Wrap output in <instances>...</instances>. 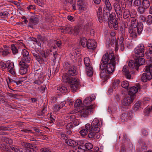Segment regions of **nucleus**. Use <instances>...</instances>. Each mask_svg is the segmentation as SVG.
I'll list each match as a JSON object with an SVG mask.
<instances>
[{
  "label": "nucleus",
  "instance_id": "obj_1",
  "mask_svg": "<svg viewBox=\"0 0 152 152\" xmlns=\"http://www.w3.org/2000/svg\"><path fill=\"white\" fill-rule=\"evenodd\" d=\"M119 60L118 56H115L114 53H106L102 58L100 69H105L107 73L110 74L114 71L115 65L118 63Z\"/></svg>",
  "mask_w": 152,
  "mask_h": 152
},
{
  "label": "nucleus",
  "instance_id": "obj_2",
  "mask_svg": "<svg viewBox=\"0 0 152 152\" xmlns=\"http://www.w3.org/2000/svg\"><path fill=\"white\" fill-rule=\"evenodd\" d=\"M51 50H40L39 53H33V55L34 57L37 60L38 62L40 64H44L46 62L48 58L51 55H53V57H52L53 61L55 60L58 56L57 52L55 51L53 52L52 53Z\"/></svg>",
  "mask_w": 152,
  "mask_h": 152
},
{
  "label": "nucleus",
  "instance_id": "obj_3",
  "mask_svg": "<svg viewBox=\"0 0 152 152\" xmlns=\"http://www.w3.org/2000/svg\"><path fill=\"white\" fill-rule=\"evenodd\" d=\"M131 27L128 28V31L130 36L135 38L137 37V34L140 35L142 30L143 24L138 22L135 18L131 19Z\"/></svg>",
  "mask_w": 152,
  "mask_h": 152
},
{
  "label": "nucleus",
  "instance_id": "obj_4",
  "mask_svg": "<svg viewBox=\"0 0 152 152\" xmlns=\"http://www.w3.org/2000/svg\"><path fill=\"white\" fill-rule=\"evenodd\" d=\"M95 106L94 105H90V106H85L80 110V115L84 117H86L87 115L94 110Z\"/></svg>",
  "mask_w": 152,
  "mask_h": 152
},
{
  "label": "nucleus",
  "instance_id": "obj_5",
  "mask_svg": "<svg viewBox=\"0 0 152 152\" xmlns=\"http://www.w3.org/2000/svg\"><path fill=\"white\" fill-rule=\"evenodd\" d=\"M144 45L141 44L134 49V52L137 57H142L144 56Z\"/></svg>",
  "mask_w": 152,
  "mask_h": 152
},
{
  "label": "nucleus",
  "instance_id": "obj_6",
  "mask_svg": "<svg viewBox=\"0 0 152 152\" xmlns=\"http://www.w3.org/2000/svg\"><path fill=\"white\" fill-rule=\"evenodd\" d=\"M39 21V19L37 15L32 16L28 19V26L33 28L34 26L38 24Z\"/></svg>",
  "mask_w": 152,
  "mask_h": 152
},
{
  "label": "nucleus",
  "instance_id": "obj_7",
  "mask_svg": "<svg viewBox=\"0 0 152 152\" xmlns=\"http://www.w3.org/2000/svg\"><path fill=\"white\" fill-rule=\"evenodd\" d=\"M65 67L66 68L68 69L67 73L69 75L74 76L77 74L76 68L75 66H71L68 63H66L65 64Z\"/></svg>",
  "mask_w": 152,
  "mask_h": 152
},
{
  "label": "nucleus",
  "instance_id": "obj_8",
  "mask_svg": "<svg viewBox=\"0 0 152 152\" xmlns=\"http://www.w3.org/2000/svg\"><path fill=\"white\" fill-rule=\"evenodd\" d=\"M24 60L21 61L19 63L20 66V73L21 75L26 74L27 72V69L28 67V64L24 61Z\"/></svg>",
  "mask_w": 152,
  "mask_h": 152
},
{
  "label": "nucleus",
  "instance_id": "obj_9",
  "mask_svg": "<svg viewBox=\"0 0 152 152\" xmlns=\"http://www.w3.org/2000/svg\"><path fill=\"white\" fill-rule=\"evenodd\" d=\"M69 84L70 87L73 92L76 91L78 88L80 84L79 80L76 77L74 78L73 80Z\"/></svg>",
  "mask_w": 152,
  "mask_h": 152
},
{
  "label": "nucleus",
  "instance_id": "obj_10",
  "mask_svg": "<svg viewBox=\"0 0 152 152\" xmlns=\"http://www.w3.org/2000/svg\"><path fill=\"white\" fill-rule=\"evenodd\" d=\"M134 98L129 95L126 96L124 99L122 105L123 106H129L133 102Z\"/></svg>",
  "mask_w": 152,
  "mask_h": 152
},
{
  "label": "nucleus",
  "instance_id": "obj_11",
  "mask_svg": "<svg viewBox=\"0 0 152 152\" xmlns=\"http://www.w3.org/2000/svg\"><path fill=\"white\" fill-rule=\"evenodd\" d=\"M100 124L99 123V120L97 118L94 119L92 121L91 128L95 129L96 131L97 132H99L100 129Z\"/></svg>",
  "mask_w": 152,
  "mask_h": 152
},
{
  "label": "nucleus",
  "instance_id": "obj_12",
  "mask_svg": "<svg viewBox=\"0 0 152 152\" xmlns=\"http://www.w3.org/2000/svg\"><path fill=\"white\" fill-rule=\"evenodd\" d=\"M95 96L92 95L90 96L86 97L83 101V104L85 106H90V105L92 101L95 100Z\"/></svg>",
  "mask_w": 152,
  "mask_h": 152
},
{
  "label": "nucleus",
  "instance_id": "obj_13",
  "mask_svg": "<svg viewBox=\"0 0 152 152\" xmlns=\"http://www.w3.org/2000/svg\"><path fill=\"white\" fill-rule=\"evenodd\" d=\"M21 46L19 43H16L11 45V50L13 55L17 54L18 53V50L20 49Z\"/></svg>",
  "mask_w": 152,
  "mask_h": 152
},
{
  "label": "nucleus",
  "instance_id": "obj_14",
  "mask_svg": "<svg viewBox=\"0 0 152 152\" xmlns=\"http://www.w3.org/2000/svg\"><path fill=\"white\" fill-rule=\"evenodd\" d=\"M72 27L70 25H68L65 26L63 27L61 29V32L64 34L68 33L69 34H72Z\"/></svg>",
  "mask_w": 152,
  "mask_h": 152
},
{
  "label": "nucleus",
  "instance_id": "obj_15",
  "mask_svg": "<svg viewBox=\"0 0 152 152\" xmlns=\"http://www.w3.org/2000/svg\"><path fill=\"white\" fill-rule=\"evenodd\" d=\"M89 133L88 134V137L92 139H95V137L96 136V138H99V137L98 136V134L99 132H97L96 131L95 129L91 128L89 130Z\"/></svg>",
  "mask_w": 152,
  "mask_h": 152
},
{
  "label": "nucleus",
  "instance_id": "obj_16",
  "mask_svg": "<svg viewBox=\"0 0 152 152\" xmlns=\"http://www.w3.org/2000/svg\"><path fill=\"white\" fill-rule=\"evenodd\" d=\"M86 47L88 49L94 50L96 47V42L94 39L88 40Z\"/></svg>",
  "mask_w": 152,
  "mask_h": 152
},
{
  "label": "nucleus",
  "instance_id": "obj_17",
  "mask_svg": "<svg viewBox=\"0 0 152 152\" xmlns=\"http://www.w3.org/2000/svg\"><path fill=\"white\" fill-rule=\"evenodd\" d=\"M115 10L118 17L122 16V12L120 5L118 3H115L114 4Z\"/></svg>",
  "mask_w": 152,
  "mask_h": 152
},
{
  "label": "nucleus",
  "instance_id": "obj_18",
  "mask_svg": "<svg viewBox=\"0 0 152 152\" xmlns=\"http://www.w3.org/2000/svg\"><path fill=\"white\" fill-rule=\"evenodd\" d=\"M134 61H135V65L137 66L136 68L137 69H138L139 67L142 65L145 62V60L143 58L139 56L137 57Z\"/></svg>",
  "mask_w": 152,
  "mask_h": 152
},
{
  "label": "nucleus",
  "instance_id": "obj_19",
  "mask_svg": "<svg viewBox=\"0 0 152 152\" xmlns=\"http://www.w3.org/2000/svg\"><path fill=\"white\" fill-rule=\"evenodd\" d=\"M141 78L142 82H146L151 79L152 76L150 73H144L142 75Z\"/></svg>",
  "mask_w": 152,
  "mask_h": 152
},
{
  "label": "nucleus",
  "instance_id": "obj_20",
  "mask_svg": "<svg viewBox=\"0 0 152 152\" xmlns=\"http://www.w3.org/2000/svg\"><path fill=\"white\" fill-rule=\"evenodd\" d=\"M22 55L23 56V60L27 62H29L31 60V58L28 51L25 49L22 50Z\"/></svg>",
  "mask_w": 152,
  "mask_h": 152
},
{
  "label": "nucleus",
  "instance_id": "obj_21",
  "mask_svg": "<svg viewBox=\"0 0 152 152\" xmlns=\"http://www.w3.org/2000/svg\"><path fill=\"white\" fill-rule=\"evenodd\" d=\"M69 75L65 74L63 75L62 80L65 83H68L69 84L72 81L74 78L75 77H71L69 76Z\"/></svg>",
  "mask_w": 152,
  "mask_h": 152
},
{
  "label": "nucleus",
  "instance_id": "obj_22",
  "mask_svg": "<svg viewBox=\"0 0 152 152\" xmlns=\"http://www.w3.org/2000/svg\"><path fill=\"white\" fill-rule=\"evenodd\" d=\"M129 67L127 66H124L122 72L123 74L124 75L126 78L130 79L131 77L130 72L129 70Z\"/></svg>",
  "mask_w": 152,
  "mask_h": 152
},
{
  "label": "nucleus",
  "instance_id": "obj_23",
  "mask_svg": "<svg viewBox=\"0 0 152 152\" xmlns=\"http://www.w3.org/2000/svg\"><path fill=\"white\" fill-rule=\"evenodd\" d=\"M86 129H82L80 131V133L83 136H84L87 134L88 131L90 130L91 129V125L89 124H87L85 125Z\"/></svg>",
  "mask_w": 152,
  "mask_h": 152
},
{
  "label": "nucleus",
  "instance_id": "obj_24",
  "mask_svg": "<svg viewBox=\"0 0 152 152\" xmlns=\"http://www.w3.org/2000/svg\"><path fill=\"white\" fill-rule=\"evenodd\" d=\"M140 87L139 86L137 88L133 86L128 91V94L129 95L132 96L136 94L138 91V88Z\"/></svg>",
  "mask_w": 152,
  "mask_h": 152
},
{
  "label": "nucleus",
  "instance_id": "obj_25",
  "mask_svg": "<svg viewBox=\"0 0 152 152\" xmlns=\"http://www.w3.org/2000/svg\"><path fill=\"white\" fill-rule=\"evenodd\" d=\"M77 5L79 9L81 11H83L85 10V5L84 1L82 0H78Z\"/></svg>",
  "mask_w": 152,
  "mask_h": 152
},
{
  "label": "nucleus",
  "instance_id": "obj_26",
  "mask_svg": "<svg viewBox=\"0 0 152 152\" xmlns=\"http://www.w3.org/2000/svg\"><path fill=\"white\" fill-rule=\"evenodd\" d=\"M97 16L98 17V20L100 22L102 23L103 21V15L102 8L99 7L97 11Z\"/></svg>",
  "mask_w": 152,
  "mask_h": 152
},
{
  "label": "nucleus",
  "instance_id": "obj_27",
  "mask_svg": "<svg viewBox=\"0 0 152 152\" xmlns=\"http://www.w3.org/2000/svg\"><path fill=\"white\" fill-rule=\"evenodd\" d=\"M65 142L68 145L72 147H75L78 145V143L76 141L69 139H65Z\"/></svg>",
  "mask_w": 152,
  "mask_h": 152
},
{
  "label": "nucleus",
  "instance_id": "obj_28",
  "mask_svg": "<svg viewBox=\"0 0 152 152\" xmlns=\"http://www.w3.org/2000/svg\"><path fill=\"white\" fill-rule=\"evenodd\" d=\"M57 89L62 93H66L69 91L66 85H62L57 88Z\"/></svg>",
  "mask_w": 152,
  "mask_h": 152
},
{
  "label": "nucleus",
  "instance_id": "obj_29",
  "mask_svg": "<svg viewBox=\"0 0 152 152\" xmlns=\"http://www.w3.org/2000/svg\"><path fill=\"white\" fill-rule=\"evenodd\" d=\"M10 148L14 152H23V149L17 146L12 145Z\"/></svg>",
  "mask_w": 152,
  "mask_h": 152
},
{
  "label": "nucleus",
  "instance_id": "obj_30",
  "mask_svg": "<svg viewBox=\"0 0 152 152\" xmlns=\"http://www.w3.org/2000/svg\"><path fill=\"white\" fill-rule=\"evenodd\" d=\"M47 111V107H44L42 110H39L37 113V115L43 118L45 115V113Z\"/></svg>",
  "mask_w": 152,
  "mask_h": 152
},
{
  "label": "nucleus",
  "instance_id": "obj_31",
  "mask_svg": "<svg viewBox=\"0 0 152 152\" xmlns=\"http://www.w3.org/2000/svg\"><path fill=\"white\" fill-rule=\"evenodd\" d=\"M87 75L90 77L92 76L93 73V69L92 66L87 67L86 69Z\"/></svg>",
  "mask_w": 152,
  "mask_h": 152
},
{
  "label": "nucleus",
  "instance_id": "obj_32",
  "mask_svg": "<svg viewBox=\"0 0 152 152\" xmlns=\"http://www.w3.org/2000/svg\"><path fill=\"white\" fill-rule=\"evenodd\" d=\"M121 119L122 122H126L129 120L128 113H123L121 116Z\"/></svg>",
  "mask_w": 152,
  "mask_h": 152
},
{
  "label": "nucleus",
  "instance_id": "obj_33",
  "mask_svg": "<svg viewBox=\"0 0 152 152\" xmlns=\"http://www.w3.org/2000/svg\"><path fill=\"white\" fill-rule=\"evenodd\" d=\"M34 81L32 82L33 83L37 84V85H40L43 82L42 80V78L39 77H35Z\"/></svg>",
  "mask_w": 152,
  "mask_h": 152
},
{
  "label": "nucleus",
  "instance_id": "obj_34",
  "mask_svg": "<svg viewBox=\"0 0 152 152\" xmlns=\"http://www.w3.org/2000/svg\"><path fill=\"white\" fill-rule=\"evenodd\" d=\"M9 48L4 49L2 48H0V53H2V55L3 56H6L9 54Z\"/></svg>",
  "mask_w": 152,
  "mask_h": 152
},
{
  "label": "nucleus",
  "instance_id": "obj_35",
  "mask_svg": "<svg viewBox=\"0 0 152 152\" xmlns=\"http://www.w3.org/2000/svg\"><path fill=\"white\" fill-rule=\"evenodd\" d=\"M118 19L117 18H115L114 20H113V22L110 23L115 30H117L118 27Z\"/></svg>",
  "mask_w": 152,
  "mask_h": 152
},
{
  "label": "nucleus",
  "instance_id": "obj_36",
  "mask_svg": "<svg viewBox=\"0 0 152 152\" xmlns=\"http://www.w3.org/2000/svg\"><path fill=\"white\" fill-rule=\"evenodd\" d=\"M130 15V12L129 10L127 9H124L123 12V17L124 19H126L128 18Z\"/></svg>",
  "mask_w": 152,
  "mask_h": 152
},
{
  "label": "nucleus",
  "instance_id": "obj_37",
  "mask_svg": "<svg viewBox=\"0 0 152 152\" xmlns=\"http://www.w3.org/2000/svg\"><path fill=\"white\" fill-rule=\"evenodd\" d=\"M117 104L116 103L115 105H112L111 107H109L108 109V111L110 113H114L115 112L117 109Z\"/></svg>",
  "mask_w": 152,
  "mask_h": 152
},
{
  "label": "nucleus",
  "instance_id": "obj_38",
  "mask_svg": "<svg viewBox=\"0 0 152 152\" xmlns=\"http://www.w3.org/2000/svg\"><path fill=\"white\" fill-rule=\"evenodd\" d=\"M87 42L88 40L85 37H83L81 38L80 39V43L82 46L83 47H86L87 45Z\"/></svg>",
  "mask_w": 152,
  "mask_h": 152
},
{
  "label": "nucleus",
  "instance_id": "obj_39",
  "mask_svg": "<svg viewBox=\"0 0 152 152\" xmlns=\"http://www.w3.org/2000/svg\"><path fill=\"white\" fill-rule=\"evenodd\" d=\"M110 13L106 12L103 13V20L109 22L110 20Z\"/></svg>",
  "mask_w": 152,
  "mask_h": 152
},
{
  "label": "nucleus",
  "instance_id": "obj_40",
  "mask_svg": "<svg viewBox=\"0 0 152 152\" xmlns=\"http://www.w3.org/2000/svg\"><path fill=\"white\" fill-rule=\"evenodd\" d=\"M120 80L118 79L115 80L113 83L112 87L114 89L118 88V86L120 83Z\"/></svg>",
  "mask_w": 152,
  "mask_h": 152
},
{
  "label": "nucleus",
  "instance_id": "obj_41",
  "mask_svg": "<svg viewBox=\"0 0 152 152\" xmlns=\"http://www.w3.org/2000/svg\"><path fill=\"white\" fill-rule=\"evenodd\" d=\"M135 61H134L132 60L130 61L129 63V66L130 68H134L136 70H137L138 69H137L136 68V66H137L135 65Z\"/></svg>",
  "mask_w": 152,
  "mask_h": 152
},
{
  "label": "nucleus",
  "instance_id": "obj_42",
  "mask_svg": "<svg viewBox=\"0 0 152 152\" xmlns=\"http://www.w3.org/2000/svg\"><path fill=\"white\" fill-rule=\"evenodd\" d=\"M142 4V6L146 9L150 6V2L148 0H143Z\"/></svg>",
  "mask_w": 152,
  "mask_h": 152
},
{
  "label": "nucleus",
  "instance_id": "obj_43",
  "mask_svg": "<svg viewBox=\"0 0 152 152\" xmlns=\"http://www.w3.org/2000/svg\"><path fill=\"white\" fill-rule=\"evenodd\" d=\"M86 151H91V150L93 148V145L90 143L88 142L85 143Z\"/></svg>",
  "mask_w": 152,
  "mask_h": 152
},
{
  "label": "nucleus",
  "instance_id": "obj_44",
  "mask_svg": "<svg viewBox=\"0 0 152 152\" xmlns=\"http://www.w3.org/2000/svg\"><path fill=\"white\" fill-rule=\"evenodd\" d=\"M121 86L122 87L128 89L129 86V83L126 80L123 81L121 83Z\"/></svg>",
  "mask_w": 152,
  "mask_h": 152
},
{
  "label": "nucleus",
  "instance_id": "obj_45",
  "mask_svg": "<svg viewBox=\"0 0 152 152\" xmlns=\"http://www.w3.org/2000/svg\"><path fill=\"white\" fill-rule=\"evenodd\" d=\"M8 86L10 88V86H13V83H17V81L13 80L12 79L9 78V80H7Z\"/></svg>",
  "mask_w": 152,
  "mask_h": 152
},
{
  "label": "nucleus",
  "instance_id": "obj_46",
  "mask_svg": "<svg viewBox=\"0 0 152 152\" xmlns=\"http://www.w3.org/2000/svg\"><path fill=\"white\" fill-rule=\"evenodd\" d=\"M84 64L86 67H88L91 66L90 65V61L89 58L87 57H85L84 58Z\"/></svg>",
  "mask_w": 152,
  "mask_h": 152
},
{
  "label": "nucleus",
  "instance_id": "obj_47",
  "mask_svg": "<svg viewBox=\"0 0 152 152\" xmlns=\"http://www.w3.org/2000/svg\"><path fill=\"white\" fill-rule=\"evenodd\" d=\"M82 103V101L80 99H78L75 102L74 106L76 107H80Z\"/></svg>",
  "mask_w": 152,
  "mask_h": 152
},
{
  "label": "nucleus",
  "instance_id": "obj_48",
  "mask_svg": "<svg viewBox=\"0 0 152 152\" xmlns=\"http://www.w3.org/2000/svg\"><path fill=\"white\" fill-rule=\"evenodd\" d=\"M101 69V71L100 74V77L102 78H104L106 77V74L107 73L105 69Z\"/></svg>",
  "mask_w": 152,
  "mask_h": 152
},
{
  "label": "nucleus",
  "instance_id": "obj_49",
  "mask_svg": "<svg viewBox=\"0 0 152 152\" xmlns=\"http://www.w3.org/2000/svg\"><path fill=\"white\" fill-rule=\"evenodd\" d=\"M146 9L143 6H140L138 7L137 11L140 13L143 14L145 12Z\"/></svg>",
  "mask_w": 152,
  "mask_h": 152
},
{
  "label": "nucleus",
  "instance_id": "obj_50",
  "mask_svg": "<svg viewBox=\"0 0 152 152\" xmlns=\"http://www.w3.org/2000/svg\"><path fill=\"white\" fill-rule=\"evenodd\" d=\"M116 17V15L114 13H111L110 14V20L109 22L111 23L113 22V20L115 19Z\"/></svg>",
  "mask_w": 152,
  "mask_h": 152
},
{
  "label": "nucleus",
  "instance_id": "obj_51",
  "mask_svg": "<svg viewBox=\"0 0 152 152\" xmlns=\"http://www.w3.org/2000/svg\"><path fill=\"white\" fill-rule=\"evenodd\" d=\"M72 34H73L75 35H77L79 31V29L78 27H72Z\"/></svg>",
  "mask_w": 152,
  "mask_h": 152
},
{
  "label": "nucleus",
  "instance_id": "obj_52",
  "mask_svg": "<svg viewBox=\"0 0 152 152\" xmlns=\"http://www.w3.org/2000/svg\"><path fill=\"white\" fill-rule=\"evenodd\" d=\"M146 23L148 25H151L152 23V16L151 15H149L147 16Z\"/></svg>",
  "mask_w": 152,
  "mask_h": 152
},
{
  "label": "nucleus",
  "instance_id": "obj_53",
  "mask_svg": "<svg viewBox=\"0 0 152 152\" xmlns=\"http://www.w3.org/2000/svg\"><path fill=\"white\" fill-rule=\"evenodd\" d=\"M105 4L107 7L108 8V10L109 11L111 10L112 9V7L111 4L108 0H105Z\"/></svg>",
  "mask_w": 152,
  "mask_h": 152
},
{
  "label": "nucleus",
  "instance_id": "obj_54",
  "mask_svg": "<svg viewBox=\"0 0 152 152\" xmlns=\"http://www.w3.org/2000/svg\"><path fill=\"white\" fill-rule=\"evenodd\" d=\"M137 12L134 9H132L131 11V13H130V16L131 18H135L136 16Z\"/></svg>",
  "mask_w": 152,
  "mask_h": 152
},
{
  "label": "nucleus",
  "instance_id": "obj_55",
  "mask_svg": "<svg viewBox=\"0 0 152 152\" xmlns=\"http://www.w3.org/2000/svg\"><path fill=\"white\" fill-rule=\"evenodd\" d=\"M151 66H152V64H151L148 66H145V71L146 72V73H150L151 74Z\"/></svg>",
  "mask_w": 152,
  "mask_h": 152
},
{
  "label": "nucleus",
  "instance_id": "obj_56",
  "mask_svg": "<svg viewBox=\"0 0 152 152\" xmlns=\"http://www.w3.org/2000/svg\"><path fill=\"white\" fill-rule=\"evenodd\" d=\"M4 141L6 143L9 144H11L13 142V140L12 139L7 138H5L4 139Z\"/></svg>",
  "mask_w": 152,
  "mask_h": 152
},
{
  "label": "nucleus",
  "instance_id": "obj_57",
  "mask_svg": "<svg viewBox=\"0 0 152 152\" xmlns=\"http://www.w3.org/2000/svg\"><path fill=\"white\" fill-rule=\"evenodd\" d=\"M61 108V105L56 104L54 106V111H58L59 109Z\"/></svg>",
  "mask_w": 152,
  "mask_h": 152
},
{
  "label": "nucleus",
  "instance_id": "obj_58",
  "mask_svg": "<svg viewBox=\"0 0 152 152\" xmlns=\"http://www.w3.org/2000/svg\"><path fill=\"white\" fill-rule=\"evenodd\" d=\"M74 127H75L79 124V122L77 119H75L72 121L71 122Z\"/></svg>",
  "mask_w": 152,
  "mask_h": 152
},
{
  "label": "nucleus",
  "instance_id": "obj_59",
  "mask_svg": "<svg viewBox=\"0 0 152 152\" xmlns=\"http://www.w3.org/2000/svg\"><path fill=\"white\" fill-rule=\"evenodd\" d=\"M134 4L135 6L141 5L142 4L141 0H135L134 2Z\"/></svg>",
  "mask_w": 152,
  "mask_h": 152
},
{
  "label": "nucleus",
  "instance_id": "obj_60",
  "mask_svg": "<svg viewBox=\"0 0 152 152\" xmlns=\"http://www.w3.org/2000/svg\"><path fill=\"white\" fill-rule=\"evenodd\" d=\"M9 13L7 12H4L0 13V16L2 18H4L7 16Z\"/></svg>",
  "mask_w": 152,
  "mask_h": 152
},
{
  "label": "nucleus",
  "instance_id": "obj_61",
  "mask_svg": "<svg viewBox=\"0 0 152 152\" xmlns=\"http://www.w3.org/2000/svg\"><path fill=\"white\" fill-rule=\"evenodd\" d=\"M124 34H122L121 35V36L119 40V45L124 44L123 42L124 40Z\"/></svg>",
  "mask_w": 152,
  "mask_h": 152
},
{
  "label": "nucleus",
  "instance_id": "obj_62",
  "mask_svg": "<svg viewBox=\"0 0 152 152\" xmlns=\"http://www.w3.org/2000/svg\"><path fill=\"white\" fill-rule=\"evenodd\" d=\"M140 103L138 102L135 104L134 105V110H137V109L140 107Z\"/></svg>",
  "mask_w": 152,
  "mask_h": 152
},
{
  "label": "nucleus",
  "instance_id": "obj_63",
  "mask_svg": "<svg viewBox=\"0 0 152 152\" xmlns=\"http://www.w3.org/2000/svg\"><path fill=\"white\" fill-rule=\"evenodd\" d=\"M79 145L78 148L79 149H81L84 151H86V145Z\"/></svg>",
  "mask_w": 152,
  "mask_h": 152
},
{
  "label": "nucleus",
  "instance_id": "obj_64",
  "mask_svg": "<svg viewBox=\"0 0 152 152\" xmlns=\"http://www.w3.org/2000/svg\"><path fill=\"white\" fill-rule=\"evenodd\" d=\"M13 68H14V63L12 62L9 63L7 66L8 70H10V69H12Z\"/></svg>",
  "mask_w": 152,
  "mask_h": 152
}]
</instances>
